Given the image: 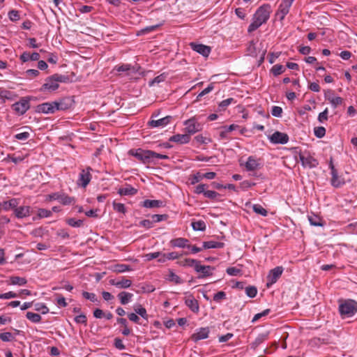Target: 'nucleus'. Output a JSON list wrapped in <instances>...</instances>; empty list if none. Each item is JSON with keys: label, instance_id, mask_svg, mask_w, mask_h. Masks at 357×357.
I'll use <instances>...</instances> for the list:
<instances>
[{"label": "nucleus", "instance_id": "f704fd0d", "mask_svg": "<svg viewBox=\"0 0 357 357\" xmlns=\"http://www.w3.org/2000/svg\"><path fill=\"white\" fill-rule=\"evenodd\" d=\"M191 225L195 231H204L206 229V224L203 220L192 222Z\"/></svg>", "mask_w": 357, "mask_h": 357}, {"label": "nucleus", "instance_id": "9b49d317", "mask_svg": "<svg viewBox=\"0 0 357 357\" xmlns=\"http://www.w3.org/2000/svg\"><path fill=\"white\" fill-rule=\"evenodd\" d=\"M92 169L91 167H87L86 169H82L79 175V178L77 180V185L82 186L83 188H86V185L89 183L91 179V171Z\"/></svg>", "mask_w": 357, "mask_h": 357}, {"label": "nucleus", "instance_id": "9d476101", "mask_svg": "<svg viewBox=\"0 0 357 357\" xmlns=\"http://www.w3.org/2000/svg\"><path fill=\"white\" fill-rule=\"evenodd\" d=\"M329 167L331 170L332 178L331 180V183L334 188H340L344 185L345 181L344 178H341V176H338L337 171L335 168L332 161H331L329 164Z\"/></svg>", "mask_w": 357, "mask_h": 357}, {"label": "nucleus", "instance_id": "e2e57ef3", "mask_svg": "<svg viewBox=\"0 0 357 357\" xmlns=\"http://www.w3.org/2000/svg\"><path fill=\"white\" fill-rule=\"evenodd\" d=\"M167 218V215L155 214L151 216V218H152L151 222H153V224L155 223V222H159L166 220Z\"/></svg>", "mask_w": 357, "mask_h": 357}, {"label": "nucleus", "instance_id": "423d86ee", "mask_svg": "<svg viewBox=\"0 0 357 357\" xmlns=\"http://www.w3.org/2000/svg\"><path fill=\"white\" fill-rule=\"evenodd\" d=\"M50 200H58L63 205H70L75 202V198L63 192H54L48 195Z\"/></svg>", "mask_w": 357, "mask_h": 357}, {"label": "nucleus", "instance_id": "7c9ffc66", "mask_svg": "<svg viewBox=\"0 0 357 357\" xmlns=\"http://www.w3.org/2000/svg\"><path fill=\"white\" fill-rule=\"evenodd\" d=\"M268 338L267 333L259 334L255 340L250 344L251 348L255 349L260 344L264 342Z\"/></svg>", "mask_w": 357, "mask_h": 357}, {"label": "nucleus", "instance_id": "338daca9", "mask_svg": "<svg viewBox=\"0 0 357 357\" xmlns=\"http://www.w3.org/2000/svg\"><path fill=\"white\" fill-rule=\"evenodd\" d=\"M226 272L229 275H238L241 273V270L236 267H229Z\"/></svg>", "mask_w": 357, "mask_h": 357}, {"label": "nucleus", "instance_id": "ddd939ff", "mask_svg": "<svg viewBox=\"0 0 357 357\" xmlns=\"http://www.w3.org/2000/svg\"><path fill=\"white\" fill-rule=\"evenodd\" d=\"M210 330L208 327L200 328L196 331L191 335V340L195 342H197L201 340H204L208 337Z\"/></svg>", "mask_w": 357, "mask_h": 357}, {"label": "nucleus", "instance_id": "c9c22d12", "mask_svg": "<svg viewBox=\"0 0 357 357\" xmlns=\"http://www.w3.org/2000/svg\"><path fill=\"white\" fill-rule=\"evenodd\" d=\"M247 52L249 55L252 56H257V47H256V42L254 40H251L247 47Z\"/></svg>", "mask_w": 357, "mask_h": 357}, {"label": "nucleus", "instance_id": "473e14b6", "mask_svg": "<svg viewBox=\"0 0 357 357\" xmlns=\"http://www.w3.org/2000/svg\"><path fill=\"white\" fill-rule=\"evenodd\" d=\"M179 255L176 252H172L169 253H164L162 254L161 257L159 258L158 261L160 262H165L167 260L169 259H175L179 257Z\"/></svg>", "mask_w": 357, "mask_h": 357}, {"label": "nucleus", "instance_id": "5701e85b", "mask_svg": "<svg viewBox=\"0 0 357 357\" xmlns=\"http://www.w3.org/2000/svg\"><path fill=\"white\" fill-rule=\"evenodd\" d=\"M190 137L186 134H177L169 138L170 142H176L181 144H187L190 142Z\"/></svg>", "mask_w": 357, "mask_h": 357}, {"label": "nucleus", "instance_id": "f03ea898", "mask_svg": "<svg viewBox=\"0 0 357 357\" xmlns=\"http://www.w3.org/2000/svg\"><path fill=\"white\" fill-rule=\"evenodd\" d=\"M68 80V76L59 74H54L45 79V82L43 84L40 91H55L59 88V83H65L67 82Z\"/></svg>", "mask_w": 357, "mask_h": 357}, {"label": "nucleus", "instance_id": "37998d69", "mask_svg": "<svg viewBox=\"0 0 357 357\" xmlns=\"http://www.w3.org/2000/svg\"><path fill=\"white\" fill-rule=\"evenodd\" d=\"M285 70L284 67L282 65L276 64L271 68V72L274 76H278Z\"/></svg>", "mask_w": 357, "mask_h": 357}, {"label": "nucleus", "instance_id": "8fccbe9b", "mask_svg": "<svg viewBox=\"0 0 357 357\" xmlns=\"http://www.w3.org/2000/svg\"><path fill=\"white\" fill-rule=\"evenodd\" d=\"M245 293L250 298H254L257 294V289L255 286H250L245 288Z\"/></svg>", "mask_w": 357, "mask_h": 357}, {"label": "nucleus", "instance_id": "09e8293b", "mask_svg": "<svg viewBox=\"0 0 357 357\" xmlns=\"http://www.w3.org/2000/svg\"><path fill=\"white\" fill-rule=\"evenodd\" d=\"M113 208L118 213H126V208L123 204L116 203L115 202H113Z\"/></svg>", "mask_w": 357, "mask_h": 357}, {"label": "nucleus", "instance_id": "a19ab883", "mask_svg": "<svg viewBox=\"0 0 357 357\" xmlns=\"http://www.w3.org/2000/svg\"><path fill=\"white\" fill-rule=\"evenodd\" d=\"M252 209L256 213L262 216H266L268 214V211L260 204H254L252 206Z\"/></svg>", "mask_w": 357, "mask_h": 357}, {"label": "nucleus", "instance_id": "4468645a", "mask_svg": "<svg viewBox=\"0 0 357 357\" xmlns=\"http://www.w3.org/2000/svg\"><path fill=\"white\" fill-rule=\"evenodd\" d=\"M32 213L31 208L29 206H16L14 215L18 219H22L31 215Z\"/></svg>", "mask_w": 357, "mask_h": 357}, {"label": "nucleus", "instance_id": "c03bdc74", "mask_svg": "<svg viewBox=\"0 0 357 357\" xmlns=\"http://www.w3.org/2000/svg\"><path fill=\"white\" fill-rule=\"evenodd\" d=\"M132 269L131 268L130 266L127 264H117L115 266V271L117 273H124L126 271H130Z\"/></svg>", "mask_w": 357, "mask_h": 357}, {"label": "nucleus", "instance_id": "4c0bfd02", "mask_svg": "<svg viewBox=\"0 0 357 357\" xmlns=\"http://www.w3.org/2000/svg\"><path fill=\"white\" fill-rule=\"evenodd\" d=\"M308 220L311 225L313 226H323L321 219L315 215H309Z\"/></svg>", "mask_w": 357, "mask_h": 357}, {"label": "nucleus", "instance_id": "412c9836", "mask_svg": "<svg viewBox=\"0 0 357 357\" xmlns=\"http://www.w3.org/2000/svg\"><path fill=\"white\" fill-rule=\"evenodd\" d=\"M171 119V116H167L158 120H151L149 122V125L152 128L164 127L169 123Z\"/></svg>", "mask_w": 357, "mask_h": 357}, {"label": "nucleus", "instance_id": "774afa93", "mask_svg": "<svg viewBox=\"0 0 357 357\" xmlns=\"http://www.w3.org/2000/svg\"><path fill=\"white\" fill-rule=\"evenodd\" d=\"M225 298H226V294L222 291H218L213 296V300L218 303L220 302L222 300L225 299Z\"/></svg>", "mask_w": 357, "mask_h": 357}, {"label": "nucleus", "instance_id": "603ef678", "mask_svg": "<svg viewBox=\"0 0 357 357\" xmlns=\"http://www.w3.org/2000/svg\"><path fill=\"white\" fill-rule=\"evenodd\" d=\"M168 280L171 282H174L176 284H181L182 282L181 278L175 274L173 271H169Z\"/></svg>", "mask_w": 357, "mask_h": 357}, {"label": "nucleus", "instance_id": "f3484780", "mask_svg": "<svg viewBox=\"0 0 357 357\" xmlns=\"http://www.w3.org/2000/svg\"><path fill=\"white\" fill-rule=\"evenodd\" d=\"M54 106L56 111H64L70 108L73 105V101L69 98H65L59 100V101H54Z\"/></svg>", "mask_w": 357, "mask_h": 357}, {"label": "nucleus", "instance_id": "20e7f679", "mask_svg": "<svg viewBox=\"0 0 357 357\" xmlns=\"http://www.w3.org/2000/svg\"><path fill=\"white\" fill-rule=\"evenodd\" d=\"M128 153L144 164L153 163V151L137 149H131Z\"/></svg>", "mask_w": 357, "mask_h": 357}, {"label": "nucleus", "instance_id": "aec40b11", "mask_svg": "<svg viewBox=\"0 0 357 357\" xmlns=\"http://www.w3.org/2000/svg\"><path fill=\"white\" fill-rule=\"evenodd\" d=\"M214 269L213 267L211 266H202L200 264L199 261L198 264L195 266V271L197 273H201L202 275L199 278H204L207 276H210L212 275V271Z\"/></svg>", "mask_w": 357, "mask_h": 357}, {"label": "nucleus", "instance_id": "13d9d810", "mask_svg": "<svg viewBox=\"0 0 357 357\" xmlns=\"http://www.w3.org/2000/svg\"><path fill=\"white\" fill-rule=\"evenodd\" d=\"M52 215V212L47 209L40 208L38 211V217L39 218H47Z\"/></svg>", "mask_w": 357, "mask_h": 357}, {"label": "nucleus", "instance_id": "58836bf2", "mask_svg": "<svg viewBox=\"0 0 357 357\" xmlns=\"http://www.w3.org/2000/svg\"><path fill=\"white\" fill-rule=\"evenodd\" d=\"M199 261L193 259H185L183 261H180L181 265L183 266L194 267L195 269Z\"/></svg>", "mask_w": 357, "mask_h": 357}, {"label": "nucleus", "instance_id": "2f4dec72", "mask_svg": "<svg viewBox=\"0 0 357 357\" xmlns=\"http://www.w3.org/2000/svg\"><path fill=\"white\" fill-rule=\"evenodd\" d=\"M26 282L27 280L25 278H22L19 276H11L10 277V282L8 284L12 285L23 286L26 284Z\"/></svg>", "mask_w": 357, "mask_h": 357}, {"label": "nucleus", "instance_id": "864d4df0", "mask_svg": "<svg viewBox=\"0 0 357 357\" xmlns=\"http://www.w3.org/2000/svg\"><path fill=\"white\" fill-rule=\"evenodd\" d=\"M8 17L13 22L17 21L20 19V13L18 10H12L8 13Z\"/></svg>", "mask_w": 357, "mask_h": 357}, {"label": "nucleus", "instance_id": "5fc2aeb1", "mask_svg": "<svg viewBox=\"0 0 357 357\" xmlns=\"http://www.w3.org/2000/svg\"><path fill=\"white\" fill-rule=\"evenodd\" d=\"M13 93L6 89H0V98L2 99L10 100L12 98Z\"/></svg>", "mask_w": 357, "mask_h": 357}, {"label": "nucleus", "instance_id": "052dcab7", "mask_svg": "<svg viewBox=\"0 0 357 357\" xmlns=\"http://www.w3.org/2000/svg\"><path fill=\"white\" fill-rule=\"evenodd\" d=\"M282 109L279 106H273L271 109V114L275 117H280L282 116Z\"/></svg>", "mask_w": 357, "mask_h": 357}, {"label": "nucleus", "instance_id": "dca6fc26", "mask_svg": "<svg viewBox=\"0 0 357 357\" xmlns=\"http://www.w3.org/2000/svg\"><path fill=\"white\" fill-rule=\"evenodd\" d=\"M54 102H48L40 104L36 107V111L44 114H54L56 112V107Z\"/></svg>", "mask_w": 357, "mask_h": 357}, {"label": "nucleus", "instance_id": "0e129e2a", "mask_svg": "<svg viewBox=\"0 0 357 357\" xmlns=\"http://www.w3.org/2000/svg\"><path fill=\"white\" fill-rule=\"evenodd\" d=\"M232 102H234V99L232 98L225 99L220 102L219 107L221 110H225V108L227 106H229Z\"/></svg>", "mask_w": 357, "mask_h": 357}, {"label": "nucleus", "instance_id": "bf43d9fd", "mask_svg": "<svg viewBox=\"0 0 357 357\" xmlns=\"http://www.w3.org/2000/svg\"><path fill=\"white\" fill-rule=\"evenodd\" d=\"M30 137V133L28 131L17 133L15 135V138L18 140L25 141Z\"/></svg>", "mask_w": 357, "mask_h": 357}, {"label": "nucleus", "instance_id": "6ab92c4d", "mask_svg": "<svg viewBox=\"0 0 357 357\" xmlns=\"http://www.w3.org/2000/svg\"><path fill=\"white\" fill-rule=\"evenodd\" d=\"M18 204V199L15 198L10 199L8 201H4L0 203V211L3 210L5 211H8L10 209H13L14 212L16 206H17Z\"/></svg>", "mask_w": 357, "mask_h": 357}, {"label": "nucleus", "instance_id": "f257e3e1", "mask_svg": "<svg viewBox=\"0 0 357 357\" xmlns=\"http://www.w3.org/2000/svg\"><path fill=\"white\" fill-rule=\"evenodd\" d=\"M270 13V5L264 4L260 6L255 13L252 22L248 26V32H252L255 31L263 24L266 23L267 20L269 19Z\"/></svg>", "mask_w": 357, "mask_h": 357}, {"label": "nucleus", "instance_id": "c756f323", "mask_svg": "<svg viewBox=\"0 0 357 357\" xmlns=\"http://www.w3.org/2000/svg\"><path fill=\"white\" fill-rule=\"evenodd\" d=\"M133 294L126 291H122L118 294V298L122 305L128 304L132 299Z\"/></svg>", "mask_w": 357, "mask_h": 357}, {"label": "nucleus", "instance_id": "4be33fe9", "mask_svg": "<svg viewBox=\"0 0 357 357\" xmlns=\"http://www.w3.org/2000/svg\"><path fill=\"white\" fill-rule=\"evenodd\" d=\"M109 283L117 288L126 289L131 286L132 281L130 280L122 278L120 280H111Z\"/></svg>", "mask_w": 357, "mask_h": 357}, {"label": "nucleus", "instance_id": "c85d7f7f", "mask_svg": "<svg viewBox=\"0 0 357 357\" xmlns=\"http://www.w3.org/2000/svg\"><path fill=\"white\" fill-rule=\"evenodd\" d=\"M225 245L224 243L217 242L214 241H204L203 242V249H211V248H222Z\"/></svg>", "mask_w": 357, "mask_h": 357}, {"label": "nucleus", "instance_id": "bb28decb", "mask_svg": "<svg viewBox=\"0 0 357 357\" xmlns=\"http://www.w3.org/2000/svg\"><path fill=\"white\" fill-rule=\"evenodd\" d=\"M188 243L189 241L184 238H177L172 239L170 241V243L173 247L177 248H187V246H188Z\"/></svg>", "mask_w": 357, "mask_h": 357}, {"label": "nucleus", "instance_id": "b1692460", "mask_svg": "<svg viewBox=\"0 0 357 357\" xmlns=\"http://www.w3.org/2000/svg\"><path fill=\"white\" fill-rule=\"evenodd\" d=\"M259 162L252 156H250L245 162V168L248 171H254L259 167Z\"/></svg>", "mask_w": 357, "mask_h": 357}, {"label": "nucleus", "instance_id": "49530a36", "mask_svg": "<svg viewBox=\"0 0 357 357\" xmlns=\"http://www.w3.org/2000/svg\"><path fill=\"white\" fill-rule=\"evenodd\" d=\"M66 222L73 227H80L83 225L82 220H76L75 218H69L66 220Z\"/></svg>", "mask_w": 357, "mask_h": 357}, {"label": "nucleus", "instance_id": "680f3d73", "mask_svg": "<svg viewBox=\"0 0 357 357\" xmlns=\"http://www.w3.org/2000/svg\"><path fill=\"white\" fill-rule=\"evenodd\" d=\"M130 65L129 64H123L121 66H116L114 67V70H116L119 73L121 72H127L130 70Z\"/></svg>", "mask_w": 357, "mask_h": 357}, {"label": "nucleus", "instance_id": "69168bd1", "mask_svg": "<svg viewBox=\"0 0 357 357\" xmlns=\"http://www.w3.org/2000/svg\"><path fill=\"white\" fill-rule=\"evenodd\" d=\"M82 296L84 298L90 300L92 302H96L97 301V297L96 295L93 293H89L87 291H83Z\"/></svg>", "mask_w": 357, "mask_h": 357}, {"label": "nucleus", "instance_id": "3c124183", "mask_svg": "<svg viewBox=\"0 0 357 357\" xmlns=\"http://www.w3.org/2000/svg\"><path fill=\"white\" fill-rule=\"evenodd\" d=\"M314 135L318 138H322L326 135V129L324 127L319 126L314 129Z\"/></svg>", "mask_w": 357, "mask_h": 357}, {"label": "nucleus", "instance_id": "79ce46f5", "mask_svg": "<svg viewBox=\"0 0 357 357\" xmlns=\"http://www.w3.org/2000/svg\"><path fill=\"white\" fill-rule=\"evenodd\" d=\"M0 339L3 342H12L15 340V336L10 332L0 333Z\"/></svg>", "mask_w": 357, "mask_h": 357}, {"label": "nucleus", "instance_id": "1a4fd4ad", "mask_svg": "<svg viewBox=\"0 0 357 357\" xmlns=\"http://www.w3.org/2000/svg\"><path fill=\"white\" fill-rule=\"evenodd\" d=\"M282 272L283 268L282 266H277L273 269H271L267 276L266 287L269 288L275 284L282 275Z\"/></svg>", "mask_w": 357, "mask_h": 357}, {"label": "nucleus", "instance_id": "ea45409f", "mask_svg": "<svg viewBox=\"0 0 357 357\" xmlns=\"http://www.w3.org/2000/svg\"><path fill=\"white\" fill-rule=\"evenodd\" d=\"M34 309L36 311L40 312L43 314H45L49 312V308L45 304L42 303H36L34 305Z\"/></svg>", "mask_w": 357, "mask_h": 357}, {"label": "nucleus", "instance_id": "f8f14e48", "mask_svg": "<svg viewBox=\"0 0 357 357\" xmlns=\"http://www.w3.org/2000/svg\"><path fill=\"white\" fill-rule=\"evenodd\" d=\"M300 160L304 167L314 168L318 165V160L310 154H301Z\"/></svg>", "mask_w": 357, "mask_h": 357}, {"label": "nucleus", "instance_id": "a211bd4d", "mask_svg": "<svg viewBox=\"0 0 357 357\" xmlns=\"http://www.w3.org/2000/svg\"><path fill=\"white\" fill-rule=\"evenodd\" d=\"M190 45L194 51L205 57H207L211 52V47L209 46L203 44H197L195 43H190Z\"/></svg>", "mask_w": 357, "mask_h": 357}, {"label": "nucleus", "instance_id": "cd10ccee", "mask_svg": "<svg viewBox=\"0 0 357 357\" xmlns=\"http://www.w3.org/2000/svg\"><path fill=\"white\" fill-rule=\"evenodd\" d=\"M185 304L192 312H198V302L193 298V296H190L188 298H187L185 299Z\"/></svg>", "mask_w": 357, "mask_h": 357}, {"label": "nucleus", "instance_id": "2eb2a0df", "mask_svg": "<svg viewBox=\"0 0 357 357\" xmlns=\"http://www.w3.org/2000/svg\"><path fill=\"white\" fill-rule=\"evenodd\" d=\"M269 139L272 143L285 144L289 141V136L285 133L276 131L270 137Z\"/></svg>", "mask_w": 357, "mask_h": 357}, {"label": "nucleus", "instance_id": "a878e982", "mask_svg": "<svg viewBox=\"0 0 357 357\" xmlns=\"http://www.w3.org/2000/svg\"><path fill=\"white\" fill-rule=\"evenodd\" d=\"M142 206L146 208H160L164 206L163 202L160 200L146 199L142 202Z\"/></svg>", "mask_w": 357, "mask_h": 357}, {"label": "nucleus", "instance_id": "393cba45", "mask_svg": "<svg viewBox=\"0 0 357 357\" xmlns=\"http://www.w3.org/2000/svg\"><path fill=\"white\" fill-rule=\"evenodd\" d=\"M118 193L121 196H132L137 193V189L132 187L130 185H126V187L119 188L118 190Z\"/></svg>", "mask_w": 357, "mask_h": 357}, {"label": "nucleus", "instance_id": "4d7b16f0", "mask_svg": "<svg viewBox=\"0 0 357 357\" xmlns=\"http://www.w3.org/2000/svg\"><path fill=\"white\" fill-rule=\"evenodd\" d=\"M166 76L164 74H161L155 77L153 79L149 82V86H153L155 84H159L165 80Z\"/></svg>", "mask_w": 357, "mask_h": 357}, {"label": "nucleus", "instance_id": "7ed1b4c3", "mask_svg": "<svg viewBox=\"0 0 357 357\" xmlns=\"http://www.w3.org/2000/svg\"><path fill=\"white\" fill-rule=\"evenodd\" d=\"M339 312L343 317H350L357 312V302L352 299L339 301Z\"/></svg>", "mask_w": 357, "mask_h": 357}, {"label": "nucleus", "instance_id": "72a5a7b5", "mask_svg": "<svg viewBox=\"0 0 357 357\" xmlns=\"http://www.w3.org/2000/svg\"><path fill=\"white\" fill-rule=\"evenodd\" d=\"M26 317L33 323H39L42 319L41 316L39 314L32 312H27Z\"/></svg>", "mask_w": 357, "mask_h": 357}, {"label": "nucleus", "instance_id": "39448f33", "mask_svg": "<svg viewBox=\"0 0 357 357\" xmlns=\"http://www.w3.org/2000/svg\"><path fill=\"white\" fill-rule=\"evenodd\" d=\"M295 0H282L275 13L277 17L282 21L289 13L290 8Z\"/></svg>", "mask_w": 357, "mask_h": 357}, {"label": "nucleus", "instance_id": "a18cd8bd", "mask_svg": "<svg viewBox=\"0 0 357 357\" xmlns=\"http://www.w3.org/2000/svg\"><path fill=\"white\" fill-rule=\"evenodd\" d=\"M190 183L192 185H195L204 179L203 174L197 172L196 174L191 176Z\"/></svg>", "mask_w": 357, "mask_h": 357}, {"label": "nucleus", "instance_id": "e433bc0d", "mask_svg": "<svg viewBox=\"0 0 357 357\" xmlns=\"http://www.w3.org/2000/svg\"><path fill=\"white\" fill-rule=\"evenodd\" d=\"M134 310L137 314L140 315L142 318L146 320L148 319V314L146 312V310L143 307L142 305H138L134 307Z\"/></svg>", "mask_w": 357, "mask_h": 357}, {"label": "nucleus", "instance_id": "6e6552de", "mask_svg": "<svg viewBox=\"0 0 357 357\" xmlns=\"http://www.w3.org/2000/svg\"><path fill=\"white\" fill-rule=\"evenodd\" d=\"M184 125L185 126V132L189 135V136L202 130V126L197 122L195 118L186 120L184 122Z\"/></svg>", "mask_w": 357, "mask_h": 357}, {"label": "nucleus", "instance_id": "de8ad7c7", "mask_svg": "<svg viewBox=\"0 0 357 357\" xmlns=\"http://www.w3.org/2000/svg\"><path fill=\"white\" fill-rule=\"evenodd\" d=\"M328 101L331 103L333 107L335 108L338 105H342L343 99L341 97H330L328 98Z\"/></svg>", "mask_w": 357, "mask_h": 357}, {"label": "nucleus", "instance_id": "6e6d98bb", "mask_svg": "<svg viewBox=\"0 0 357 357\" xmlns=\"http://www.w3.org/2000/svg\"><path fill=\"white\" fill-rule=\"evenodd\" d=\"M220 196V194L213 190H206L204 192V197L212 200L216 199Z\"/></svg>", "mask_w": 357, "mask_h": 357}, {"label": "nucleus", "instance_id": "0eeeda50", "mask_svg": "<svg viewBox=\"0 0 357 357\" xmlns=\"http://www.w3.org/2000/svg\"><path fill=\"white\" fill-rule=\"evenodd\" d=\"M30 98L25 97L20 99V101L14 103L12 105V108L19 114H24L30 107L29 103Z\"/></svg>", "mask_w": 357, "mask_h": 357}]
</instances>
